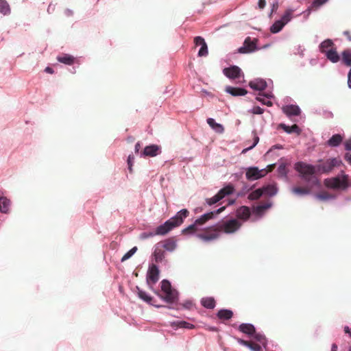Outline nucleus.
<instances>
[{
	"label": "nucleus",
	"instance_id": "e2e57ef3",
	"mask_svg": "<svg viewBox=\"0 0 351 351\" xmlns=\"http://www.w3.org/2000/svg\"><path fill=\"white\" fill-rule=\"evenodd\" d=\"M226 201H228V202L226 203V205H232L234 203L235 200L234 199H226L224 200H223V202L219 204V205H221L222 204L225 203Z\"/></svg>",
	"mask_w": 351,
	"mask_h": 351
},
{
	"label": "nucleus",
	"instance_id": "423d86ee",
	"mask_svg": "<svg viewBox=\"0 0 351 351\" xmlns=\"http://www.w3.org/2000/svg\"><path fill=\"white\" fill-rule=\"evenodd\" d=\"M341 161L337 158H328L326 160H319L318 164L315 165L316 170L319 173H328L336 167L340 166Z\"/></svg>",
	"mask_w": 351,
	"mask_h": 351
},
{
	"label": "nucleus",
	"instance_id": "9d476101",
	"mask_svg": "<svg viewBox=\"0 0 351 351\" xmlns=\"http://www.w3.org/2000/svg\"><path fill=\"white\" fill-rule=\"evenodd\" d=\"M159 275L158 266L154 263L149 264L146 274V282L150 289H152L153 285L158 281Z\"/></svg>",
	"mask_w": 351,
	"mask_h": 351
},
{
	"label": "nucleus",
	"instance_id": "72a5a7b5",
	"mask_svg": "<svg viewBox=\"0 0 351 351\" xmlns=\"http://www.w3.org/2000/svg\"><path fill=\"white\" fill-rule=\"evenodd\" d=\"M200 303L202 306L208 309H213L216 306V302L213 297L202 298Z\"/></svg>",
	"mask_w": 351,
	"mask_h": 351
},
{
	"label": "nucleus",
	"instance_id": "4c0bfd02",
	"mask_svg": "<svg viewBox=\"0 0 351 351\" xmlns=\"http://www.w3.org/2000/svg\"><path fill=\"white\" fill-rule=\"evenodd\" d=\"M0 13L3 16L11 13L10 6L6 0H0Z\"/></svg>",
	"mask_w": 351,
	"mask_h": 351
},
{
	"label": "nucleus",
	"instance_id": "6e6d98bb",
	"mask_svg": "<svg viewBox=\"0 0 351 351\" xmlns=\"http://www.w3.org/2000/svg\"><path fill=\"white\" fill-rule=\"evenodd\" d=\"M323 117L325 119H332L333 118L334 115L333 113L328 110H324L321 113Z\"/></svg>",
	"mask_w": 351,
	"mask_h": 351
},
{
	"label": "nucleus",
	"instance_id": "4be33fe9",
	"mask_svg": "<svg viewBox=\"0 0 351 351\" xmlns=\"http://www.w3.org/2000/svg\"><path fill=\"white\" fill-rule=\"evenodd\" d=\"M189 212L187 209L183 208L179 210L176 215L171 217L170 219L173 221V223L178 226H180L184 219H186L189 216Z\"/></svg>",
	"mask_w": 351,
	"mask_h": 351
},
{
	"label": "nucleus",
	"instance_id": "7c9ffc66",
	"mask_svg": "<svg viewBox=\"0 0 351 351\" xmlns=\"http://www.w3.org/2000/svg\"><path fill=\"white\" fill-rule=\"evenodd\" d=\"M324 55L332 63H337L340 60V56L335 48L329 49Z\"/></svg>",
	"mask_w": 351,
	"mask_h": 351
},
{
	"label": "nucleus",
	"instance_id": "f8f14e48",
	"mask_svg": "<svg viewBox=\"0 0 351 351\" xmlns=\"http://www.w3.org/2000/svg\"><path fill=\"white\" fill-rule=\"evenodd\" d=\"M259 48L257 46V40L252 39L250 37H247L243 43V45L240 47L237 51L239 53H251L257 50Z\"/></svg>",
	"mask_w": 351,
	"mask_h": 351
},
{
	"label": "nucleus",
	"instance_id": "20e7f679",
	"mask_svg": "<svg viewBox=\"0 0 351 351\" xmlns=\"http://www.w3.org/2000/svg\"><path fill=\"white\" fill-rule=\"evenodd\" d=\"M278 192V187L276 183L267 184L263 186L250 192L247 198L250 200H256L262 196L273 197Z\"/></svg>",
	"mask_w": 351,
	"mask_h": 351
},
{
	"label": "nucleus",
	"instance_id": "cd10ccee",
	"mask_svg": "<svg viewBox=\"0 0 351 351\" xmlns=\"http://www.w3.org/2000/svg\"><path fill=\"white\" fill-rule=\"evenodd\" d=\"M313 188L300 187V186H293L291 189V192L298 197H304L305 195H310L311 193V189Z\"/></svg>",
	"mask_w": 351,
	"mask_h": 351
},
{
	"label": "nucleus",
	"instance_id": "6e6552de",
	"mask_svg": "<svg viewBox=\"0 0 351 351\" xmlns=\"http://www.w3.org/2000/svg\"><path fill=\"white\" fill-rule=\"evenodd\" d=\"M292 19V10H287L278 20H276L273 25L270 27L269 30L272 34H277L280 32L283 27L289 22Z\"/></svg>",
	"mask_w": 351,
	"mask_h": 351
},
{
	"label": "nucleus",
	"instance_id": "680f3d73",
	"mask_svg": "<svg viewBox=\"0 0 351 351\" xmlns=\"http://www.w3.org/2000/svg\"><path fill=\"white\" fill-rule=\"evenodd\" d=\"M192 305H193V303L190 300H186L183 304L184 308H185L186 309H190L191 307L192 306Z\"/></svg>",
	"mask_w": 351,
	"mask_h": 351
},
{
	"label": "nucleus",
	"instance_id": "473e14b6",
	"mask_svg": "<svg viewBox=\"0 0 351 351\" xmlns=\"http://www.w3.org/2000/svg\"><path fill=\"white\" fill-rule=\"evenodd\" d=\"M343 137L339 134H333L328 141L327 145L331 147H338L342 142Z\"/></svg>",
	"mask_w": 351,
	"mask_h": 351
},
{
	"label": "nucleus",
	"instance_id": "412c9836",
	"mask_svg": "<svg viewBox=\"0 0 351 351\" xmlns=\"http://www.w3.org/2000/svg\"><path fill=\"white\" fill-rule=\"evenodd\" d=\"M10 199L4 196L3 193L0 191V212L3 214H9L10 213Z\"/></svg>",
	"mask_w": 351,
	"mask_h": 351
},
{
	"label": "nucleus",
	"instance_id": "864d4df0",
	"mask_svg": "<svg viewBox=\"0 0 351 351\" xmlns=\"http://www.w3.org/2000/svg\"><path fill=\"white\" fill-rule=\"evenodd\" d=\"M278 6H279L278 1L275 0L271 5V8L270 13L269 14V17H270V18L271 17L272 14L274 12H276V10H278Z\"/></svg>",
	"mask_w": 351,
	"mask_h": 351
},
{
	"label": "nucleus",
	"instance_id": "aec40b11",
	"mask_svg": "<svg viewBox=\"0 0 351 351\" xmlns=\"http://www.w3.org/2000/svg\"><path fill=\"white\" fill-rule=\"evenodd\" d=\"M284 160V158H280L279 160V165L277 168L278 173V178L281 179L285 182L289 180V169L287 168V164L282 162Z\"/></svg>",
	"mask_w": 351,
	"mask_h": 351
},
{
	"label": "nucleus",
	"instance_id": "5fc2aeb1",
	"mask_svg": "<svg viewBox=\"0 0 351 351\" xmlns=\"http://www.w3.org/2000/svg\"><path fill=\"white\" fill-rule=\"evenodd\" d=\"M194 43L196 46H202L204 43H206V41L204 38L202 36H196L194 38Z\"/></svg>",
	"mask_w": 351,
	"mask_h": 351
},
{
	"label": "nucleus",
	"instance_id": "338daca9",
	"mask_svg": "<svg viewBox=\"0 0 351 351\" xmlns=\"http://www.w3.org/2000/svg\"><path fill=\"white\" fill-rule=\"evenodd\" d=\"M253 140H254V142H253L252 146H253V148H254L259 142V137L257 136L256 134H254Z\"/></svg>",
	"mask_w": 351,
	"mask_h": 351
},
{
	"label": "nucleus",
	"instance_id": "f257e3e1",
	"mask_svg": "<svg viewBox=\"0 0 351 351\" xmlns=\"http://www.w3.org/2000/svg\"><path fill=\"white\" fill-rule=\"evenodd\" d=\"M294 169L307 188H318L321 186L320 181L316 176L317 172L315 165L298 161L295 163Z\"/></svg>",
	"mask_w": 351,
	"mask_h": 351
},
{
	"label": "nucleus",
	"instance_id": "393cba45",
	"mask_svg": "<svg viewBox=\"0 0 351 351\" xmlns=\"http://www.w3.org/2000/svg\"><path fill=\"white\" fill-rule=\"evenodd\" d=\"M282 112L288 117L298 116L301 113V110L298 105H286L282 108Z\"/></svg>",
	"mask_w": 351,
	"mask_h": 351
},
{
	"label": "nucleus",
	"instance_id": "a211bd4d",
	"mask_svg": "<svg viewBox=\"0 0 351 351\" xmlns=\"http://www.w3.org/2000/svg\"><path fill=\"white\" fill-rule=\"evenodd\" d=\"M223 73L230 80L239 78L241 75L243 76L241 69L236 65L224 68L223 69Z\"/></svg>",
	"mask_w": 351,
	"mask_h": 351
},
{
	"label": "nucleus",
	"instance_id": "b1692460",
	"mask_svg": "<svg viewBox=\"0 0 351 351\" xmlns=\"http://www.w3.org/2000/svg\"><path fill=\"white\" fill-rule=\"evenodd\" d=\"M239 332L250 337L256 330V327L251 323H242L238 326Z\"/></svg>",
	"mask_w": 351,
	"mask_h": 351
},
{
	"label": "nucleus",
	"instance_id": "bf43d9fd",
	"mask_svg": "<svg viewBox=\"0 0 351 351\" xmlns=\"http://www.w3.org/2000/svg\"><path fill=\"white\" fill-rule=\"evenodd\" d=\"M345 149L346 151L350 152L351 151V138L348 139L345 143H344Z\"/></svg>",
	"mask_w": 351,
	"mask_h": 351
},
{
	"label": "nucleus",
	"instance_id": "0e129e2a",
	"mask_svg": "<svg viewBox=\"0 0 351 351\" xmlns=\"http://www.w3.org/2000/svg\"><path fill=\"white\" fill-rule=\"evenodd\" d=\"M265 5H266V1L265 0H258V7L260 9H263L265 7Z\"/></svg>",
	"mask_w": 351,
	"mask_h": 351
},
{
	"label": "nucleus",
	"instance_id": "c756f323",
	"mask_svg": "<svg viewBox=\"0 0 351 351\" xmlns=\"http://www.w3.org/2000/svg\"><path fill=\"white\" fill-rule=\"evenodd\" d=\"M57 60L66 65L71 66L75 62V57L69 53H62L57 56Z\"/></svg>",
	"mask_w": 351,
	"mask_h": 351
},
{
	"label": "nucleus",
	"instance_id": "4d7b16f0",
	"mask_svg": "<svg viewBox=\"0 0 351 351\" xmlns=\"http://www.w3.org/2000/svg\"><path fill=\"white\" fill-rule=\"evenodd\" d=\"M283 146L280 144H276L273 145L266 153V156H269L274 149H282Z\"/></svg>",
	"mask_w": 351,
	"mask_h": 351
},
{
	"label": "nucleus",
	"instance_id": "a878e982",
	"mask_svg": "<svg viewBox=\"0 0 351 351\" xmlns=\"http://www.w3.org/2000/svg\"><path fill=\"white\" fill-rule=\"evenodd\" d=\"M225 91L233 97L244 96L247 93V91L244 88L233 87L227 86L225 88Z\"/></svg>",
	"mask_w": 351,
	"mask_h": 351
},
{
	"label": "nucleus",
	"instance_id": "4468645a",
	"mask_svg": "<svg viewBox=\"0 0 351 351\" xmlns=\"http://www.w3.org/2000/svg\"><path fill=\"white\" fill-rule=\"evenodd\" d=\"M271 202H267L254 206L252 209V221H256L262 218L266 210L271 208Z\"/></svg>",
	"mask_w": 351,
	"mask_h": 351
},
{
	"label": "nucleus",
	"instance_id": "c85d7f7f",
	"mask_svg": "<svg viewBox=\"0 0 351 351\" xmlns=\"http://www.w3.org/2000/svg\"><path fill=\"white\" fill-rule=\"evenodd\" d=\"M279 128L282 129L287 134L295 133L297 135H300L302 132L301 128L296 124L292 125H287L285 123H280Z\"/></svg>",
	"mask_w": 351,
	"mask_h": 351
},
{
	"label": "nucleus",
	"instance_id": "39448f33",
	"mask_svg": "<svg viewBox=\"0 0 351 351\" xmlns=\"http://www.w3.org/2000/svg\"><path fill=\"white\" fill-rule=\"evenodd\" d=\"M324 182L327 188L335 190H346L349 186L348 176L346 174H343L342 177L337 176L326 178Z\"/></svg>",
	"mask_w": 351,
	"mask_h": 351
},
{
	"label": "nucleus",
	"instance_id": "09e8293b",
	"mask_svg": "<svg viewBox=\"0 0 351 351\" xmlns=\"http://www.w3.org/2000/svg\"><path fill=\"white\" fill-rule=\"evenodd\" d=\"M134 156H133V154H130L128 156L127 163H128V170L130 173L132 172V166L134 165Z\"/></svg>",
	"mask_w": 351,
	"mask_h": 351
},
{
	"label": "nucleus",
	"instance_id": "8fccbe9b",
	"mask_svg": "<svg viewBox=\"0 0 351 351\" xmlns=\"http://www.w3.org/2000/svg\"><path fill=\"white\" fill-rule=\"evenodd\" d=\"M164 223L165 226L167 227V232L177 227V226L173 223V221L171 219L167 220L165 222H164Z\"/></svg>",
	"mask_w": 351,
	"mask_h": 351
},
{
	"label": "nucleus",
	"instance_id": "de8ad7c7",
	"mask_svg": "<svg viewBox=\"0 0 351 351\" xmlns=\"http://www.w3.org/2000/svg\"><path fill=\"white\" fill-rule=\"evenodd\" d=\"M156 232L157 235H165L168 233L164 223L156 228Z\"/></svg>",
	"mask_w": 351,
	"mask_h": 351
},
{
	"label": "nucleus",
	"instance_id": "1a4fd4ad",
	"mask_svg": "<svg viewBox=\"0 0 351 351\" xmlns=\"http://www.w3.org/2000/svg\"><path fill=\"white\" fill-rule=\"evenodd\" d=\"M234 191V188L231 185L221 189L217 194L210 198L206 199V203L208 206H213L221 200L223 199L226 196L232 194Z\"/></svg>",
	"mask_w": 351,
	"mask_h": 351
},
{
	"label": "nucleus",
	"instance_id": "69168bd1",
	"mask_svg": "<svg viewBox=\"0 0 351 351\" xmlns=\"http://www.w3.org/2000/svg\"><path fill=\"white\" fill-rule=\"evenodd\" d=\"M344 160L351 165V154L346 153L344 154Z\"/></svg>",
	"mask_w": 351,
	"mask_h": 351
},
{
	"label": "nucleus",
	"instance_id": "0eeeda50",
	"mask_svg": "<svg viewBox=\"0 0 351 351\" xmlns=\"http://www.w3.org/2000/svg\"><path fill=\"white\" fill-rule=\"evenodd\" d=\"M241 226V223L237 219L228 217L223 220L219 226L221 231L226 234H232L237 232Z\"/></svg>",
	"mask_w": 351,
	"mask_h": 351
},
{
	"label": "nucleus",
	"instance_id": "f3484780",
	"mask_svg": "<svg viewBox=\"0 0 351 351\" xmlns=\"http://www.w3.org/2000/svg\"><path fill=\"white\" fill-rule=\"evenodd\" d=\"M341 60L344 65L350 66L348 73V87L351 89V48L344 49L341 53Z\"/></svg>",
	"mask_w": 351,
	"mask_h": 351
},
{
	"label": "nucleus",
	"instance_id": "f704fd0d",
	"mask_svg": "<svg viewBox=\"0 0 351 351\" xmlns=\"http://www.w3.org/2000/svg\"><path fill=\"white\" fill-rule=\"evenodd\" d=\"M335 45L332 40L327 38L323 40L319 45V51L320 53L324 54L329 49L333 48Z\"/></svg>",
	"mask_w": 351,
	"mask_h": 351
},
{
	"label": "nucleus",
	"instance_id": "37998d69",
	"mask_svg": "<svg viewBox=\"0 0 351 351\" xmlns=\"http://www.w3.org/2000/svg\"><path fill=\"white\" fill-rule=\"evenodd\" d=\"M138 248L136 246L132 247L128 252H127L121 258V261L124 262L128 259L130 258L137 251Z\"/></svg>",
	"mask_w": 351,
	"mask_h": 351
},
{
	"label": "nucleus",
	"instance_id": "79ce46f5",
	"mask_svg": "<svg viewBox=\"0 0 351 351\" xmlns=\"http://www.w3.org/2000/svg\"><path fill=\"white\" fill-rule=\"evenodd\" d=\"M160 287H161V291L162 292H165V291H169V290H171L173 289L171 286L170 281L167 279H164L161 281Z\"/></svg>",
	"mask_w": 351,
	"mask_h": 351
},
{
	"label": "nucleus",
	"instance_id": "603ef678",
	"mask_svg": "<svg viewBox=\"0 0 351 351\" xmlns=\"http://www.w3.org/2000/svg\"><path fill=\"white\" fill-rule=\"evenodd\" d=\"M249 112L254 114H262L264 112V109L257 106H254Z\"/></svg>",
	"mask_w": 351,
	"mask_h": 351
},
{
	"label": "nucleus",
	"instance_id": "c9c22d12",
	"mask_svg": "<svg viewBox=\"0 0 351 351\" xmlns=\"http://www.w3.org/2000/svg\"><path fill=\"white\" fill-rule=\"evenodd\" d=\"M162 247L165 250L173 252L177 248L178 245L176 241L172 239H168L164 241Z\"/></svg>",
	"mask_w": 351,
	"mask_h": 351
},
{
	"label": "nucleus",
	"instance_id": "a19ab883",
	"mask_svg": "<svg viewBox=\"0 0 351 351\" xmlns=\"http://www.w3.org/2000/svg\"><path fill=\"white\" fill-rule=\"evenodd\" d=\"M328 1L329 0H313L311 3V8H314V10L317 11Z\"/></svg>",
	"mask_w": 351,
	"mask_h": 351
},
{
	"label": "nucleus",
	"instance_id": "dca6fc26",
	"mask_svg": "<svg viewBox=\"0 0 351 351\" xmlns=\"http://www.w3.org/2000/svg\"><path fill=\"white\" fill-rule=\"evenodd\" d=\"M162 152L161 147L156 144L147 145L140 153L141 158L155 157Z\"/></svg>",
	"mask_w": 351,
	"mask_h": 351
},
{
	"label": "nucleus",
	"instance_id": "bb28decb",
	"mask_svg": "<svg viewBox=\"0 0 351 351\" xmlns=\"http://www.w3.org/2000/svg\"><path fill=\"white\" fill-rule=\"evenodd\" d=\"M166 253L164 250L156 247L153 253H152V259L156 262V263H166L167 260L165 259Z\"/></svg>",
	"mask_w": 351,
	"mask_h": 351
},
{
	"label": "nucleus",
	"instance_id": "5701e85b",
	"mask_svg": "<svg viewBox=\"0 0 351 351\" xmlns=\"http://www.w3.org/2000/svg\"><path fill=\"white\" fill-rule=\"evenodd\" d=\"M249 86L255 90H264L267 86V82L262 78H256L249 82Z\"/></svg>",
	"mask_w": 351,
	"mask_h": 351
},
{
	"label": "nucleus",
	"instance_id": "e433bc0d",
	"mask_svg": "<svg viewBox=\"0 0 351 351\" xmlns=\"http://www.w3.org/2000/svg\"><path fill=\"white\" fill-rule=\"evenodd\" d=\"M217 316L220 319L228 320L233 316V312L230 309L222 308L218 311Z\"/></svg>",
	"mask_w": 351,
	"mask_h": 351
},
{
	"label": "nucleus",
	"instance_id": "2f4dec72",
	"mask_svg": "<svg viewBox=\"0 0 351 351\" xmlns=\"http://www.w3.org/2000/svg\"><path fill=\"white\" fill-rule=\"evenodd\" d=\"M207 123L209 125V126L217 133L218 134H222L224 132V128L223 126L219 123H217L215 120L213 118H208Z\"/></svg>",
	"mask_w": 351,
	"mask_h": 351
},
{
	"label": "nucleus",
	"instance_id": "49530a36",
	"mask_svg": "<svg viewBox=\"0 0 351 351\" xmlns=\"http://www.w3.org/2000/svg\"><path fill=\"white\" fill-rule=\"evenodd\" d=\"M208 53V49L206 43H204L199 49L197 56L199 57H204L206 56Z\"/></svg>",
	"mask_w": 351,
	"mask_h": 351
},
{
	"label": "nucleus",
	"instance_id": "6ab92c4d",
	"mask_svg": "<svg viewBox=\"0 0 351 351\" xmlns=\"http://www.w3.org/2000/svg\"><path fill=\"white\" fill-rule=\"evenodd\" d=\"M236 216L237 219L246 221L248 219L252 220V210L250 207L246 206H240L237 209Z\"/></svg>",
	"mask_w": 351,
	"mask_h": 351
},
{
	"label": "nucleus",
	"instance_id": "c03bdc74",
	"mask_svg": "<svg viewBox=\"0 0 351 351\" xmlns=\"http://www.w3.org/2000/svg\"><path fill=\"white\" fill-rule=\"evenodd\" d=\"M316 197L320 200L326 201L330 199H335L336 196L326 193H323L317 194Z\"/></svg>",
	"mask_w": 351,
	"mask_h": 351
},
{
	"label": "nucleus",
	"instance_id": "3c124183",
	"mask_svg": "<svg viewBox=\"0 0 351 351\" xmlns=\"http://www.w3.org/2000/svg\"><path fill=\"white\" fill-rule=\"evenodd\" d=\"M155 235H157L156 231L155 232H143L141 234L140 238L141 239H147L150 237H153Z\"/></svg>",
	"mask_w": 351,
	"mask_h": 351
},
{
	"label": "nucleus",
	"instance_id": "ddd939ff",
	"mask_svg": "<svg viewBox=\"0 0 351 351\" xmlns=\"http://www.w3.org/2000/svg\"><path fill=\"white\" fill-rule=\"evenodd\" d=\"M164 295L158 294L159 298L167 302V304L170 305H167L168 306L173 307L172 309L174 308V307L172 306L173 304H177L179 300V292L175 289H173L171 290L163 292Z\"/></svg>",
	"mask_w": 351,
	"mask_h": 351
},
{
	"label": "nucleus",
	"instance_id": "58836bf2",
	"mask_svg": "<svg viewBox=\"0 0 351 351\" xmlns=\"http://www.w3.org/2000/svg\"><path fill=\"white\" fill-rule=\"evenodd\" d=\"M198 237L203 241L208 242L217 239L219 237V233L217 232H215L210 234H200Z\"/></svg>",
	"mask_w": 351,
	"mask_h": 351
},
{
	"label": "nucleus",
	"instance_id": "2eb2a0df",
	"mask_svg": "<svg viewBox=\"0 0 351 351\" xmlns=\"http://www.w3.org/2000/svg\"><path fill=\"white\" fill-rule=\"evenodd\" d=\"M136 294H137L138 297L143 301L145 302L146 303H147L150 305H152L158 308H173V307H171V306L159 305V304H155L153 298L150 295H149L146 291L140 289V287H138V286L136 287Z\"/></svg>",
	"mask_w": 351,
	"mask_h": 351
},
{
	"label": "nucleus",
	"instance_id": "13d9d810",
	"mask_svg": "<svg viewBox=\"0 0 351 351\" xmlns=\"http://www.w3.org/2000/svg\"><path fill=\"white\" fill-rule=\"evenodd\" d=\"M254 187V185L253 186H250L249 184H244L243 186V188H242V191L243 193H248L250 192V191H252L253 189V188Z\"/></svg>",
	"mask_w": 351,
	"mask_h": 351
},
{
	"label": "nucleus",
	"instance_id": "9b49d317",
	"mask_svg": "<svg viewBox=\"0 0 351 351\" xmlns=\"http://www.w3.org/2000/svg\"><path fill=\"white\" fill-rule=\"evenodd\" d=\"M245 177L249 181L259 180L265 176L267 173L266 169H259L257 167H249L245 168Z\"/></svg>",
	"mask_w": 351,
	"mask_h": 351
},
{
	"label": "nucleus",
	"instance_id": "774afa93",
	"mask_svg": "<svg viewBox=\"0 0 351 351\" xmlns=\"http://www.w3.org/2000/svg\"><path fill=\"white\" fill-rule=\"evenodd\" d=\"M263 96L265 97V98H267V99H270L271 98H274V96L273 95V93L271 92H268V93H263Z\"/></svg>",
	"mask_w": 351,
	"mask_h": 351
},
{
	"label": "nucleus",
	"instance_id": "f03ea898",
	"mask_svg": "<svg viewBox=\"0 0 351 351\" xmlns=\"http://www.w3.org/2000/svg\"><path fill=\"white\" fill-rule=\"evenodd\" d=\"M237 343L250 349L251 351H261V346L267 349L268 341L265 335L261 331L256 330L250 338L251 341H247L239 337H234Z\"/></svg>",
	"mask_w": 351,
	"mask_h": 351
},
{
	"label": "nucleus",
	"instance_id": "7ed1b4c3",
	"mask_svg": "<svg viewBox=\"0 0 351 351\" xmlns=\"http://www.w3.org/2000/svg\"><path fill=\"white\" fill-rule=\"evenodd\" d=\"M225 208L226 206H221L216 210L204 213L199 218L195 219L192 224L184 228L182 230V234H186L189 231L195 232L198 230H205L210 228V226H204V223L209 219L215 218L218 214L225 210Z\"/></svg>",
	"mask_w": 351,
	"mask_h": 351
},
{
	"label": "nucleus",
	"instance_id": "ea45409f",
	"mask_svg": "<svg viewBox=\"0 0 351 351\" xmlns=\"http://www.w3.org/2000/svg\"><path fill=\"white\" fill-rule=\"evenodd\" d=\"M256 100L261 103V104L269 107L272 106L273 105L272 101L265 98L263 93H259L258 95L256 97Z\"/></svg>",
	"mask_w": 351,
	"mask_h": 351
},
{
	"label": "nucleus",
	"instance_id": "052dcab7",
	"mask_svg": "<svg viewBox=\"0 0 351 351\" xmlns=\"http://www.w3.org/2000/svg\"><path fill=\"white\" fill-rule=\"evenodd\" d=\"M56 9V5L53 4V3H50L47 8V12L49 14H51L54 12Z\"/></svg>",
	"mask_w": 351,
	"mask_h": 351
},
{
	"label": "nucleus",
	"instance_id": "a18cd8bd",
	"mask_svg": "<svg viewBox=\"0 0 351 351\" xmlns=\"http://www.w3.org/2000/svg\"><path fill=\"white\" fill-rule=\"evenodd\" d=\"M177 326L181 328L193 329L195 326L193 324L187 322L186 321H180L177 322Z\"/></svg>",
	"mask_w": 351,
	"mask_h": 351
}]
</instances>
